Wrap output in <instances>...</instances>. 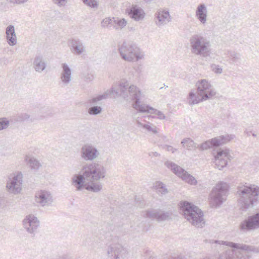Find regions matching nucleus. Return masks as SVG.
Wrapping results in <instances>:
<instances>
[{"instance_id": "2", "label": "nucleus", "mask_w": 259, "mask_h": 259, "mask_svg": "<svg viewBox=\"0 0 259 259\" xmlns=\"http://www.w3.org/2000/svg\"><path fill=\"white\" fill-rule=\"evenodd\" d=\"M118 95L126 100H134L132 106L138 112L151 113L153 107L143 104L140 100L144 95L140 89L134 84H130L128 80L122 79L118 85Z\"/></svg>"}, {"instance_id": "16", "label": "nucleus", "mask_w": 259, "mask_h": 259, "mask_svg": "<svg viewBox=\"0 0 259 259\" xmlns=\"http://www.w3.org/2000/svg\"><path fill=\"white\" fill-rule=\"evenodd\" d=\"M80 155L83 160L92 161L99 156L100 152L92 144L85 143L80 148Z\"/></svg>"}, {"instance_id": "42", "label": "nucleus", "mask_w": 259, "mask_h": 259, "mask_svg": "<svg viewBox=\"0 0 259 259\" xmlns=\"http://www.w3.org/2000/svg\"><path fill=\"white\" fill-rule=\"evenodd\" d=\"M211 141L212 146L218 147L223 145V142H222L221 139H220V136L211 139Z\"/></svg>"}, {"instance_id": "19", "label": "nucleus", "mask_w": 259, "mask_h": 259, "mask_svg": "<svg viewBox=\"0 0 259 259\" xmlns=\"http://www.w3.org/2000/svg\"><path fill=\"white\" fill-rule=\"evenodd\" d=\"M171 18L168 10L159 9L154 14V22L158 27H161L169 23Z\"/></svg>"}, {"instance_id": "51", "label": "nucleus", "mask_w": 259, "mask_h": 259, "mask_svg": "<svg viewBox=\"0 0 259 259\" xmlns=\"http://www.w3.org/2000/svg\"><path fill=\"white\" fill-rule=\"evenodd\" d=\"M252 136H253V137H256V135L255 134H254V133H252Z\"/></svg>"}, {"instance_id": "40", "label": "nucleus", "mask_w": 259, "mask_h": 259, "mask_svg": "<svg viewBox=\"0 0 259 259\" xmlns=\"http://www.w3.org/2000/svg\"><path fill=\"white\" fill-rule=\"evenodd\" d=\"M212 147H213V146H212V144L211 143V141L210 140L206 141L205 142L202 143L200 145V149L201 150H207L208 149L211 148Z\"/></svg>"}, {"instance_id": "35", "label": "nucleus", "mask_w": 259, "mask_h": 259, "mask_svg": "<svg viewBox=\"0 0 259 259\" xmlns=\"http://www.w3.org/2000/svg\"><path fill=\"white\" fill-rule=\"evenodd\" d=\"M9 125L10 121L7 118H0V131L7 129Z\"/></svg>"}, {"instance_id": "3", "label": "nucleus", "mask_w": 259, "mask_h": 259, "mask_svg": "<svg viewBox=\"0 0 259 259\" xmlns=\"http://www.w3.org/2000/svg\"><path fill=\"white\" fill-rule=\"evenodd\" d=\"M238 202L243 210L252 208L258 201L259 187L255 185L241 184L237 187Z\"/></svg>"}, {"instance_id": "31", "label": "nucleus", "mask_w": 259, "mask_h": 259, "mask_svg": "<svg viewBox=\"0 0 259 259\" xmlns=\"http://www.w3.org/2000/svg\"><path fill=\"white\" fill-rule=\"evenodd\" d=\"M181 144L182 145L184 148H185L188 150L195 149L198 147L197 144L189 138H186L183 139Z\"/></svg>"}, {"instance_id": "18", "label": "nucleus", "mask_w": 259, "mask_h": 259, "mask_svg": "<svg viewBox=\"0 0 259 259\" xmlns=\"http://www.w3.org/2000/svg\"><path fill=\"white\" fill-rule=\"evenodd\" d=\"M249 256L244 254L240 249H228L219 254L218 259H249Z\"/></svg>"}, {"instance_id": "50", "label": "nucleus", "mask_w": 259, "mask_h": 259, "mask_svg": "<svg viewBox=\"0 0 259 259\" xmlns=\"http://www.w3.org/2000/svg\"><path fill=\"white\" fill-rule=\"evenodd\" d=\"M59 259H70V257L68 254H63L59 257Z\"/></svg>"}, {"instance_id": "49", "label": "nucleus", "mask_w": 259, "mask_h": 259, "mask_svg": "<svg viewBox=\"0 0 259 259\" xmlns=\"http://www.w3.org/2000/svg\"><path fill=\"white\" fill-rule=\"evenodd\" d=\"M149 155L151 157H158L160 156V154L157 152H151L150 153H149Z\"/></svg>"}, {"instance_id": "9", "label": "nucleus", "mask_w": 259, "mask_h": 259, "mask_svg": "<svg viewBox=\"0 0 259 259\" xmlns=\"http://www.w3.org/2000/svg\"><path fill=\"white\" fill-rule=\"evenodd\" d=\"M196 93L205 101L210 100L217 95V92L213 85L205 79H200L196 83Z\"/></svg>"}, {"instance_id": "46", "label": "nucleus", "mask_w": 259, "mask_h": 259, "mask_svg": "<svg viewBox=\"0 0 259 259\" xmlns=\"http://www.w3.org/2000/svg\"><path fill=\"white\" fill-rule=\"evenodd\" d=\"M30 116L27 113H22L18 116V120L19 121H24L28 120Z\"/></svg>"}, {"instance_id": "4", "label": "nucleus", "mask_w": 259, "mask_h": 259, "mask_svg": "<svg viewBox=\"0 0 259 259\" xmlns=\"http://www.w3.org/2000/svg\"><path fill=\"white\" fill-rule=\"evenodd\" d=\"M180 204L181 213L192 225L201 228L204 226L205 222L200 209L187 201L182 202Z\"/></svg>"}, {"instance_id": "23", "label": "nucleus", "mask_w": 259, "mask_h": 259, "mask_svg": "<svg viewBox=\"0 0 259 259\" xmlns=\"http://www.w3.org/2000/svg\"><path fill=\"white\" fill-rule=\"evenodd\" d=\"M61 67L62 70L60 74V81L63 85L66 86L71 81L72 71L66 63H62Z\"/></svg>"}, {"instance_id": "27", "label": "nucleus", "mask_w": 259, "mask_h": 259, "mask_svg": "<svg viewBox=\"0 0 259 259\" xmlns=\"http://www.w3.org/2000/svg\"><path fill=\"white\" fill-rule=\"evenodd\" d=\"M136 122L138 127H142L149 133L154 134H156L158 133L157 127L151 123L147 122L146 123H143L138 119H136Z\"/></svg>"}, {"instance_id": "39", "label": "nucleus", "mask_w": 259, "mask_h": 259, "mask_svg": "<svg viewBox=\"0 0 259 259\" xmlns=\"http://www.w3.org/2000/svg\"><path fill=\"white\" fill-rule=\"evenodd\" d=\"M150 114H154L157 116V118L160 120H163L166 118L165 116L163 113L160 111L157 110L156 109L153 108Z\"/></svg>"}, {"instance_id": "21", "label": "nucleus", "mask_w": 259, "mask_h": 259, "mask_svg": "<svg viewBox=\"0 0 259 259\" xmlns=\"http://www.w3.org/2000/svg\"><path fill=\"white\" fill-rule=\"evenodd\" d=\"M24 229L30 234L34 233L39 226V221L33 214L27 215L23 221Z\"/></svg>"}, {"instance_id": "20", "label": "nucleus", "mask_w": 259, "mask_h": 259, "mask_svg": "<svg viewBox=\"0 0 259 259\" xmlns=\"http://www.w3.org/2000/svg\"><path fill=\"white\" fill-rule=\"evenodd\" d=\"M35 200L41 206H49L52 204L53 198L50 192L41 190L36 193Z\"/></svg>"}, {"instance_id": "47", "label": "nucleus", "mask_w": 259, "mask_h": 259, "mask_svg": "<svg viewBox=\"0 0 259 259\" xmlns=\"http://www.w3.org/2000/svg\"><path fill=\"white\" fill-rule=\"evenodd\" d=\"M9 3L13 4H22L26 2H27L28 0H7Z\"/></svg>"}, {"instance_id": "30", "label": "nucleus", "mask_w": 259, "mask_h": 259, "mask_svg": "<svg viewBox=\"0 0 259 259\" xmlns=\"http://www.w3.org/2000/svg\"><path fill=\"white\" fill-rule=\"evenodd\" d=\"M187 100L188 103L190 105L197 104L200 102L205 101L204 100L202 99V97L200 96L198 94L195 93L193 91H191L189 93Z\"/></svg>"}, {"instance_id": "15", "label": "nucleus", "mask_w": 259, "mask_h": 259, "mask_svg": "<svg viewBox=\"0 0 259 259\" xmlns=\"http://www.w3.org/2000/svg\"><path fill=\"white\" fill-rule=\"evenodd\" d=\"M211 243H214L220 245H225L231 248L240 249L241 251L244 252V254L248 255L249 256V258L250 257L249 253L252 252L254 253L259 254V247H255L254 246L248 245L243 243H236L232 242L219 240H213Z\"/></svg>"}, {"instance_id": "36", "label": "nucleus", "mask_w": 259, "mask_h": 259, "mask_svg": "<svg viewBox=\"0 0 259 259\" xmlns=\"http://www.w3.org/2000/svg\"><path fill=\"white\" fill-rule=\"evenodd\" d=\"M235 138V136L234 135H225L220 136V139H221L222 142H223V145L226 144Z\"/></svg>"}, {"instance_id": "6", "label": "nucleus", "mask_w": 259, "mask_h": 259, "mask_svg": "<svg viewBox=\"0 0 259 259\" xmlns=\"http://www.w3.org/2000/svg\"><path fill=\"white\" fill-rule=\"evenodd\" d=\"M118 53L121 59L127 62H137L144 58V53L136 45L123 42L118 45Z\"/></svg>"}, {"instance_id": "12", "label": "nucleus", "mask_w": 259, "mask_h": 259, "mask_svg": "<svg viewBox=\"0 0 259 259\" xmlns=\"http://www.w3.org/2000/svg\"><path fill=\"white\" fill-rule=\"evenodd\" d=\"M165 165L167 168L170 169L175 175L181 178L182 180L184 181L186 183L191 185H196L197 184V181L196 179L180 166L174 162L168 161L165 162Z\"/></svg>"}, {"instance_id": "32", "label": "nucleus", "mask_w": 259, "mask_h": 259, "mask_svg": "<svg viewBox=\"0 0 259 259\" xmlns=\"http://www.w3.org/2000/svg\"><path fill=\"white\" fill-rule=\"evenodd\" d=\"M113 28L116 30H121L127 25V21L124 18L113 17Z\"/></svg>"}, {"instance_id": "8", "label": "nucleus", "mask_w": 259, "mask_h": 259, "mask_svg": "<svg viewBox=\"0 0 259 259\" xmlns=\"http://www.w3.org/2000/svg\"><path fill=\"white\" fill-rule=\"evenodd\" d=\"M112 94L118 95V92L114 88L107 90L102 95L94 96L90 98L87 101V103L90 106L88 110V113L91 115H97L101 114L103 110L101 106V101L107 99Z\"/></svg>"}, {"instance_id": "13", "label": "nucleus", "mask_w": 259, "mask_h": 259, "mask_svg": "<svg viewBox=\"0 0 259 259\" xmlns=\"http://www.w3.org/2000/svg\"><path fill=\"white\" fill-rule=\"evenodd\" d=\"M214 157L215 167L220 170L226 167L233 158L230 150L227 148L218 149Z\"/></svg>"}, {"instance_id": "34", "label": "nucleus", "mask_w": 259, "mask_h": 259, "mask_svg": "<svg viewBox=\"0 0 259 259\" xmlns=\"http://www.w3.org/2000/svg\"><path fill=\"white\" fill-rule=\"evenodd\" d=\"M113 17L111 18L110 17H106L104 18L101 23L102 27L108 28L110 27V25H113Z\"/></svg>"}, {"instance_id": "24", "label": "nucleus", "mask_w": 259, "mask_h": 259, "mask_svg": "<svg viewBox=\"0 0 259 259\" xmlns=\"http://www.w3.org/2000/svg\"><path fill=\"white\" fill-rule=\"evenodd\" d=\"M126 11L130 17L136 21H141L145 17V13L144 10L136 5H133Z\"/></svg>"}, {"instance_id": "10", "label": "nucleus", "mask_w": 259, "mask_h": 259, "mask_svg": "<svg viewBox=\"0 0 259 259\" xmlns=\"http://www.w3.org/2000/svg\"><path fill=\"white\" fill-rule=\"evenodd\" d=\"M23 175L21 172L17 171L10 175L6 184L7 191L14 195L20 194L22 190Z\"/></svg>"}, {"instance_id": "43", "label": "nucleus", "mask_w": 259, "mask_h": 259, "mask_svg": "<svg viewBox=\"0 0 259 259\" xmlns=\"http://www.w3.org/2000/svg\"><path fill=\"white\" fill-rule=\"evenodd\" d=\"M144 259H157L156 256L153 255V253L150 250H146L144 254Z\"/></svg>"}, {"instance_id": "1", "label": "nucleus", "mask_w": 259, "mask_h": 259, "mask_svg": "<svg viewBox=\"0 0 259 259\" xmlns=\"http://www.w3.org/2000/svg\"><path fill=\"white\" fill-rule=\"evenodd\" d=\"M105 167L98 162L86 163L82 167L80 173L74 175L71 178L72 185L78 191L83 189L95 193L102 189L99 182L105 177Z\"/></svg>"}, {"instance_id": "52", "label": "nucleus", "mask_w": 259, "mask_h": 259, "mask_svg": "<svg viewBox=\"0 0 259 259\" xmlns=\"http://www.w3.org/2000/svg\"><path fill=\"white\" fill-rule=\"evenodd\" d=\"M170 259H176V257L170 256Z\"/></svg>"}, {"instance_id": "25", "label": "nucleus", "mask_w": 259, "mask_h": 259, "mask_svg": "<svg viewBox=\"0 0 259 259\" xmlns=\"http://www.w3.org/2000/svg\"><path fill=\"white\" fill-rule=\"evenodd\" d=\"M195 16L197 19L202 25H205L207 22V10L204 4H199L196 10Z\"/></svg>"}, {"instance_id": "28", "label": "nucleus", "mask_w": 259, "mask_h": 259, "mask_svg": "<svg viewBox=\"0 0 259 259\" xmlns=\"http://www.w3.org/2000/svg\"><path fill=\"white\" fill-rule=\"evenodd\" d=\"M34 69L38 72L44 71L46 68V63L42 56H36L33 61Z\"/></svg>"}, {"instance_id": "14", "label": "nucleus", "mask_w": 259, "mask_h": 259, "mask_svg": "<svg viewBox=\"0 0 259 259\" xmlns=\"http://www.w3.org/2000/svg\"><path fill=\"white\" fill-rule=\"evenodd\" d=\"M108 257L110 259H127V249L120 244L110 245L107 249Z\"/></svg>"}, {"instance_id": "41", "label": "nucleus", "mask_w": 259, "mask_h": 259, "mask_svg": "<svg viewBox=\"0 0 259 259\" xmlns=\"http://www.w3.org/2000/svg\"><path fill=\"white\" fill-rule=\"evenodd\" d=\"M229 57L233 62H237L240 60V55L234 52H231Z\"/></svg>"}, {"instance_id": "11", "label": "nucleus", "mask_w": 259, "mask_h": 259, "mask_svg": "<svg viewBox=\"0 0 259 259\" xmlns=\"http://www.w3.org/2000/svg\"><path fill=\"white\" fill-rule=\"evenodd\" d=\"M238 229L242 233L259 230V212L254 213L241 221Z\"/></svg>"}, {"instance_id": "33", "label": "nucleus", "mask_w": 259, "mask_h": 259, "mask_svg": "<svg viewBox=\"0 0 259 259\" xmlns=\"http://www.w3.org/2000/svg\"><path fill=\"white\" fill-rule=\"evenodd\" d=\"M25 159V161L29 164L30 166L32 169H37L41 166L39 162L34 157L26 156Z\"/></svg>"}, {"instance_id": "37", "label": "nucleus", "mask_w": 259, "mask_h": 259, "mask_svg": "<svg viewBox=\"0 0 259 259\" xmlns=\"http://www.w3.org/2000/svg\"><path fill=\"white\" fill-rule=\"evenodd\" d=\"M83 3L85 5L92 8L97 9L98 7V3L96 0H83Z\"/></svg>"}, {"instance_id": "26", "label": "nucleus", "mask_w": 259, "mask_h": 259, "mask_svg": "<svg viewBox=\"0 0 259 259\" xmlns=\"http://www.w3.org/2000/svg\"><path fill=\"white\" fill-rule=\"evenodd\" d=\"M6 34L8 44L11 46L15 45L17 44V37L14 26H8L6 28Z\"/></svg>"}, {"instance_id": "22", "label": "nucleus", "mask_w": 259, "mask_h": 259, "mask_svg": "<svg viewBox=\"0 0 259 259\" xmlns=\"http://www.w3.org/2000/svg\"><path fill=\"white\" fill-rule=\"evenodd\" d=\"M71 52L74 55H80L85 52V47L82 40L78 38L70 40L68 44Z\"/></svg>"}, {"instance_id": "38", "label": "nucleus", "mask_w": 259, "mask_h": 259, "mask_svg": "<svg viewBox=\"0 0 259 259\" xmlns=\"http://www.w3.org/2000/svg\"><path fill=\"white\" fill-rule=\"evenodd\" d=\"M212 71L215 74H221L223 72V68L219 65L212 64L210 66Z\"/></svg>"}, {"instance_id": "54", "label": "nucleus", "mask_w": 259, "mask_h": 259, "mask_svg": "<svg viewBox=\"0 0 259 259\" xmlns=\"http://www.w3.org/2000/svg\"><path fill=\"white\" fill-rule=\"evenodd\" d=\"M82 2H83V0H82Z\"/></svg>"}, {"instance_id": "53", "label": "nucleus", "mask_w": 259, "mask_h": 259, "mask_svg": "<svg viewBox=\"0 0 259 259\" xmlns=\"http://www.w3.org/2000/svg\"><path fill=\"white\" fill-rule=\"evenodd\" d=\"M250 133H251V132L247 133V134L248 135V136H250Z\"/></svg>"}, {"instance_id": "44", "label": "nucleus", "mask_w": 259, "mask_h": 259, "mask_svg": "<svg viewBox=\"0 0 259 259\" xmlns=\"http://www.w3.org/2000/svg\"><path fill=\"white\" fill-rule=\"evenodd\" d=\"M53 3L60 7H64L67 3L68 0H52Z\"/></svg>"}, {"instance_id": "7", "label": "nucleus", "mask_w": 259, "mask_h": 259, "mask_svg": "<svg viewBox=\"0 0 259 259\" xmlns=\"http://www.w3.org/2000/svg\"><path fill=\"white\" fill-rule=\"evenodd\" d=\"M229 186L227 183L219 182L209 194V204L212 207H220L227 199Z\"/></svg>"}, {"instance_id": "17", "label": "nucleus", "mask_w": 259, "mask_h": 259, "mask_svg": "<svg viewBox=\"0 0 259 259\" xmlns=\"http://www.w3.org/2000/svg\"><path fill=\"white\" fill-rule=\"evenodd\" d=\"M172 213L161 209H149L143 212V216L158 222L169 221L171 219Z\"/></svg>"}, {"instance_id": "5", "label": "nucleus", "mask_w": 259, "mask_h": 259, "mask_svg": "<svg viewBox=\"0 0 259 259\" xmlns=\"http://www.w3.org/2000/svg\"><path fill=\"white\" fill-rule=\"evenodd\" d=\"M191 53L195 56L206 57L211 53V44L209 40L201 34L192 35L189 39Z\"/></svg>"}, {"instance_id": "29", "label": "nucleus", "mask_w": 259, "mask_h": 259, "mask_svg": "<svg viewBox=\"0 0 259 259\" xmlns=\"http://www.w3.org/2000/svg\"><path fill=\"white\" fill-rule=\"evenodd\" d=\"M154 188L156 193L159 195H165L169 192L166 185L161 181L155 182L154 184Z\"/></svg>"}, {"instance_id": "48", "label": "nucleus", "mask_w": 259, "mask_h": 259, "mask_svg": "<svg viewBox=\"0 0 259 259\" xmlns=\"http://www.w3.org/2000/svg\"><path fill=\"white\" fill-rule=\"evenodd\" d=\"M83 78L87 81H92L94 79V76L92 73H87L83 74Z\"/></svg>"}, {"instance_id": "45", "label": "nucleus", "mask_w": 259, "mask_h": 259, "mask_svg": "<svg viewBox=\"0 0 259 259\" xmlns=\"http://www.w3.org/2000/svg\"><path fill=\"white\" fill-rule=\"evenodd\" d=\"M163 149H165L167 151L170 152L172 153H175L178 151V149L175 148L171 146L167 145H164L163 146Z\"/></svg>"}]
</instances>
